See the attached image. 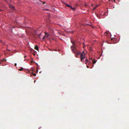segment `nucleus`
<instances>
[{
  "label": "nucleus",
  "instance_id": "obj_1",
  "mask_svg": "<svg viewBox=\"0 0 129 129\" xmlns=\"http://www.w3.org/2000/svg\"><path fill=\"white\" fill-rule=\"evenodd\" d=\"M71 41L73 44V45L71 46V48L73 53L75 54V56L77 58L78 57V55L81 54V52L78 51L77 50L76 45L74 42L72 41Z\"/></svg>",
  "mask_w": 129,
  "mask_h": 129
},
{
  "label": "nucleus",
  "instance_id": "obj_2",
  "mask_svg": "<svg viewBox=\"0 0 129 129\" xmlns=\"http://www.w3.org/2000/svg\"><path fill=\"white\" fill-rule=\"evenodd\" d=\"M85 58V55H84L83 54H81L80 55V59L81 61H83Z\"/></svg>",
  "mask_w": 129,
  "mask_h": 129
},
{
  "label": "nucleus",
  "instance_id": "obj_3",
  "mask_svg": "<svg viewBox=\"0 0 129 129\" xmlns=\"http://www.w3.org/2000/svg\"><path fill=\"white\" fill-rule=\"evenodd\" d=\"M45 35L42 38L43 39H44L46 38H47L48 37L49 35L48 33L47 32L45 33Z\"/></svg>",
  "mask_w": 129,
  "mask_h": 129
},
{
  "label": "nucleus",
  "instance_id": "obj_4",
  "mask_svg": "<svg viewBox=\"0 0 129 129\" xmlns=\"http://www.w3.org/2000/svg\"><path fill=\"white\" fill-rule=\"evenodd\" d=\"M37 2L38 3H39L41 4H44L45 2L44 1L42 2L41 1H37Z\"/></svg>",
  "mask_w": 129,
  "mask_h": 129
},
{
  "label": "nucleus",
  "instance_id": "obj_5",
  "mask_svg": "<svg viewBox=\"0 0 129 129\" xmlns=\"http://www.w3.org/2000/svg\"><path fill=\"white\" fill-rule=\"evenodd\" d=\"M9 6L10 8L12 9L13 10H14L15 9V8L13 6L10 4H9Z\"/></svg>",
  "mask_w": 129,
  "mask_h": 129
},
{
  "label": "nucleus",
  "instance_id": "obj_6",
  "mask_svg": "<svg viewBox=\"0 0 129 129\" xmlns=\"http://www.w3.org/2000/svg\"><path fill=\"white\" fill-rule=\"evenodd\" d=\"M35 49L37 50H38V49H39L37 45H36L35 46Z\"/></svg>",
  "mask_w": 129,
  "mask_h": 129
},
{
  "label": "nucleus",
  "instance_id": "obj_7",
  "mask_svg": "<svg viewBox=\"0 0 129 129\" xmlns=\"http://www.w3.org/2000/svg\"><path fill=\"white\" fill-rule=\"evenodd\" d=\"M66 6L69 8H72V6L71 5H69L68 4H66Z\"/></svg>",
  "mask_w": 129,
  "mask_h": 129
},
{
  "label": "nucleus",
  "instance_id": "obj_8",
  "mask_svg": "<svg viewBox=\"0 0 129 129\" xmlns=\"http://www.w3.org/2000/svg\"><path fill=\"white\" fill-rule=\"evenodd\" d=\"M92 61L93 64H94V63H96V61L94 60H93Z\"/></svg>",
  "mask_w": 129,
  "mask_h": 129
},
{
  "label": "nucleus",
  "instance_id": "obj_9",
  "mask_svg": "<svg viewBox=\"0 0 129 129\" xmlns=\"http://www.w3.org/2000/svg\"><path fill=\"white\" fill-rule=\"evenodd\" d=\"M99 6V5H98L96 6H95V7L94 8V9H93V10H95V9L96 8H97L98 6Z\"/></svg>",
  "mask_w": 129,
  "mask_h": 129
},
{
  "label": "nucleus",
  "instance_id": "obj_10",
  "mask_svg": "<svg viewBox=\"0 0 129 129\" xmlns=\"http://www.w3.org/2000/svg\"><path fill=\"white\" fill-rule=\"evenodd\" d=\"M99 6V5H98L96 6H95V7L94 8V9H93V10H95V9L96 8H97L98 6Z\"/></svg>",
  "mask_w": 129,
  "mask_h": 129
},
{
  "label": "nucleus",
  "instance_id": "obj_11",
  "mask_svg": "<svg viewBox=\"0 0 129 129\" xmlns=\"http://www.w3.org/2000/svg\"><path fill=\"white\" fill-rule=\"evenodd\" d=\"M23 68L22 67H21V68L20 69H19V70L20 71H21L22 70H23Z\"/></svg>",
  "mask_w": 129,
  "mask_h": 129
},
{
  "label": "nucleus",
  "instance_id": "obj_12",
  "mask_svg": "<svg viewBox=\"0 0 129 129\" xmlns=\"http://www.w3.org/2000/svg\"><path fill=\"white\" fill-rule=\"evenodd\" d=\"M92 49L91 48H90L89 49V50L90 51H92Z\"/></svg>",
  "mask_w": 129,
  "mask_h": 129
},
{
  "label": "nucleus",
  "instance_id": "obj_13",
  "mask_svg": "<svg viewBox=\"0 0 129 129\" xmlns=\"http://www.w3.org/2000/svg\"><path fill=\"white\" fill-rule=\"evenodd\" d=\"M85 61H86V63H87L88 62V61L87 59H85Z\"/></svg>",
  "mask_w": 129,
  "mask_h": 129
},
{
  "label": "nucleus",
  "instance_id": "obj_14",
  "mask_svg": "<svg viewBox=\"0 0 129 129\" xmlns=\"http://www.w3.org/2000/svg\"><path fill=\"white\" fill-rule=\"evenodd\" d=\"M71 8V9H73V10H75V8L74 7V8H72H72Z\"/></svg>",
  "mask_w": 129,
  "mask_h": 129
},
{
  "label": "nucleus",
  "instance_id": "obj_15",
  "mask_svg": "<svg viewBox=\"0 0 129 129\" xmlns=\"http://www.w3.org/2000/svg\"><path fill=\"white\" fill-rule=\"evenodd\" d=\"M83 54H84V55H85V53H84V51H83L82 52V54H83Z\"/></svg>",
  "mask_w": 129,
  "mask_h": 129
},
{
  "label": "nucleus",
  "instance_id": "obj_16",
  "mask_svg": "<svg viewBox=\"0 0 129 129\" xmlns=\"http://www.w3.org/2000/svg\"><path fill=\"white\" fill-rule=\"evenodd\" d=\"M2 41L0 40V43H2Z\"/></svg>",
  "mask_w": 129,
  "mask_h": 129
},
{
  "label": "nucleus",
  "instance_id": "obj_17",
  "mask_svg": "<svg viewBox=\"0 0 129 129\" xmlns=\"http://www.w3.org/2000/svg\"><path fill=\"white\" fill-rule=\"evenodd\" d=\"M33 74V75H34V76H36V75L35 74Z\"/></svg>",
  "mask_w": 129,
  "mask_h": 129
},
{
  "label": "nucleus",
  "instance_id": "obj_18",
  "mask_svg": "<svg viewBox=\"0 0 129 129\" xmlns=\"http://www.w3.org/2000/svg\"><path fill=\"white\" fill-rule=\"evenodd\" d=\"M89 66H87V68H89Z\"/></svg>",
  "mask_w": 129,
  "mask_h": 129
},
{
  "label": "nucleus",
  "instance_id": "obj_19",
  "mask_svg": "<svg viewBox=\"0 0 129 129\" xmlns=\"http://www.w3.org/2000/svg\"><path fill=\"white\" fill-rule=\"evenodd\" d=\"M4 60V61H6V60L5 59H4L3 60Z\"/></svg>",
  "mask_w": 129,
  "mask_h": 129
},
{
  "label": "nucleus",
  "instance_id": "obj_20",
  "mask_svg": "<svg viewBox=\"0 0 129 129\" xmlns=\"http://www.w3.org/2000/svg\"><path fill=\"white\" fill-rule=\"evenodd\" d=\"M16 65H17V64H16V63H15V66H16Z\"/></svg>",
  "mask_w": 129,
  "mask_h": 129
},
{
  "label": "nucleus",
  "instance_id": "obj_21",
  "mask_svg": "<svg viewBox=\"0 0 129 129\" xmlns=\"http://www.w3.org/2000/svg\"><path fill=\"white\" fill-rule=\"evenodd\" d=\"M41 33H40L39 34V35H40H40H41ZM39 37L40 38V36H39Z\"/></svg>",
  "mask_w": 129,
  "mask_h": 129
},
{
  "label": "nucleus",
  "instance_id": "obj_22",
  "mask_svg": "<svg viewBox=\"0 0 129 129\" xmlns=\"http://www.w3.org/2000/svg\"><path fill=\"white\" fill-rule=\"evenodd\" d=\"M85 6H87V5L86 4H85Z\"/></svg>",
  "mask_w": 129,
  "mask_h": 129
},
{
  "label": "nucleus",
  "instance_id": "obj_23",
  "mask_svg": "<svg viewBox=\"0 0 129 129\" xmlns=\"http://www.w3.org/2000/svg\"><path fill=\"white\" fill-rule=\"evenodd\" d=\"M62 2H63V3H64V2H63V1H62Z\"/></svg>",
  "mask_w": 129,
  "mask_h": 129
},
{
  "label": "nucleus",
  "instance_id": "obj_24",
  "mask_svg": "<svg viewBox=\"0 0 129 129\" xmlns=\"http://www.w3.org/2000/svg\"><path fill=\"white\" fill-rule=\"evenodd\" d=\"M26 57V56H24V57Z\"/></svg>",
  "mask_w": 129,
  "mask_h": 129
}]
</instances>
